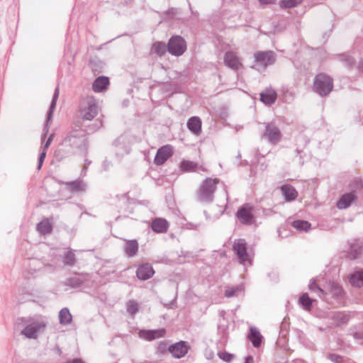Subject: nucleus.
Listing matches in <instances>:
<instances>
[{
	"instance_id": "obj_1",
	"label": "nucleus",
	"mask_w": 363,
	"mask_h": 363,
	"mask_svg": "<svg viewBox=\"0 0 363 363\" xmlns=\"http://www.w3.org/2000/svg\"><path fill=\"white\" fill-rule=\"evenodd\" d=\"M99 106L96 99L93 96L83 97L79 104V117L83 121H91L99 113Z\"/></svg>"
},
{
	"instance_id": "obj_2",
	"label": "nucleus",
	"mask_w": 363,
	"mask_h": 363,
	"mask_svg": "<svg viewBox=\"0 0 363 363\" xmlns=\"http://www.w3.org/2000/svg\"><path fill=\"white\" fill-rule=\"evenodd\" d=\"M218 182V179L211 178H206L203 181L197 192L198 200L203 203L212 202L216 190V185Z\"/></svg>"
},
{
	"instance_id": "obj_3",
	"label": "nucleus",
	"mask_w": 363,
	"mask_h": 363,
	"mask_svg": "<svg viewBox=\"0 0 363 363\" xmlns=\"http://www.w3.org/2000/svg\"><path fill=\"white\" fill-rule=\"evenodd\" d=\"M255 62L252 67L259 72L265 70L267 66L272 65L276 60L275 54L272 51H259L254 55Z\"/></svg>"
},
{
	"instance_id": "obj_4",
	"label": "nucleus",
	"mask_w": 363,
	"mask_h": 363,
	"mask_svg": "<svg viewBox=\"0 0 363 363\" xmlns=\"http://www.w3.org/2000/svg\"><path fill=\"white\" fill-rule=\"evenodd\" d=\"M333 79L324 74H319L316 75L314 79V89L320 96H326L330 94L333 89Z\"/></svg>"
},
{
	"instance_id": "obj_5",
	"label": "nucleus",
	"mask_w": 363,
	"mask_h": 363,
	"mask_svg": "<svg viewBox=\"0 0 363 363\" xmlns=\"http://www.w3.org/2000/svg\"><path fill=\"white\" fill-rule=\"evenodd\" d=\"M281 137V132L274 122L265 123L264 130L262 134L264 139L272 145H276L280 142Z\"/></svg>"
},
{
	"instance_id": "obj_6",
	"label": "nucleus",
	"mask_w": 363,
	"mask_h": 363,
	"mask_svg": "<svg viewBox=\"0 0 363 363\" xmlns=\"http://www.w3.org/2000/svg\"><path fill=\"white\" fill-rule=\"evenodd\" d=\"M168 51L174 56H180L186 50V43L183 38L179 35L172 36L167 44Z\"/></svg>"
},
{
	"instance_id": "obj_7",
	"label": "nucleus",
	"mask_w": 363,
	"mask_h": 363,
	"mask_svg": "<svg viewBox=\"0 0 363 363\" xmlns=\"http://www.w3.org/2000/svg\"><path fill=\"white\" fill-rule=\"evenodd\" d=\"M233 250L236 252L240 262L243 265L251 264V259L247 252V243L245 240L239 239L233 244Z\"/></svg>"
},
{
	"instance_id": "obj_8",
	"label": "nucleus",
	"mask_w": 363,
	"mask_h": 363,
	"mask_svg": "<svg viewBox=\"0 0 363 363\" xmlns=\"http://www.w3.org/2000/svg\"><path fill=\"white\" fill-rule=\"evenodd\" d=\"M253 207L249 204L245 203L242 206L236 213L238 219L242 224H250L253 220L252 215Z\"/></svg>"
},
{
	"instance_id": "obj_9",
	"label": "nucleus",
	"mask_w": 363,
	"mask_h": 363,
	"mask_svg": "<svg viewBox=\"0 0 363 363\" xmlns=\"http://www.w3.org/2000/svg\"><path fill=\"white\" fill-rule=\"evenodd\" d=\"M45 324L43 323L35 322L27 325L22 331L21 334L30 339H35L40 331L44 330Z\"/></svg>"
},
{
	"instance_id": "obj_10",
	"label": "nucleus",
	"mask_w": 363,
	"mask_h": 363,
	"mask_svg": "<svg viewBox=\"0 0 363 363\" xmlns=\"http://www.w3.org/2000/svg\"><path fill=\"white\" fill-rule=\"evenodd\" d=\"M172 147L171 145H166L161 147L157 151L154 160L155 164L157 165L163 164L172 155Z\"/></svg>"
},
{
	"instance_id": "obj_11",
	"label": "nucleus",
	"mask_w": 363,
	"mask_h": 363,
	"mask_svg": "<svg viewBox=\"0 0 363 363\" xmlns=\"http://www.w3.org/2000/svg\"><path fill=\"white\" fill-rule=\"evenodd\" d=\"M166 333V330L164 328L157 330H141L139 332V337L141 339L152 341L153 340L162 337Z\"/></svg>"
},
{
	"instance_id": "obj_12",
	"label": "nucleus",
	"mask_w": 363,
	"mask_h": 363,
	"mask_svg": "<svg viewBox=\"0 0 363 363\" xmlns=\"http://www.w3.org/2000/svg\"><path fill=\"white\" fill-rule=\"evenodd\" d=\"M168 351L174 358H182L188 352V347L184 341H180L170 345Z\"/></svg>"
},
{
	"instance_id": "obj_13",
	"label": "nucleus",
	"mask_w": 363,
	"mask_h": 363,
	"mask_svg": "<svg viewBox=\"0 0 363 363\" xmlns=\"http://www.w3.org/2000/svg\"><path fill=\"white\" fill-rule=\"evenodd\" d=\"M224 63L233 70H237L242 66L240 59L235 52L231 51L227 52L225 54Z\"/></svg>"
},
{
	"instance_id": "obj_14",
	"label": "nucleus",
	"mask_w": 363,
	"mask_h": 363,
	"mask_svg": "<svg viewBox=\"0 0 363 363\" xmlns=\"http://www.w3.org/2000/svg\"><path fill=\"white\" fill-rule=\"evenodd\" d=\"M155 274V271L151 264L148 263L143 264L137 269L136 275L140 280H147L150 279Z\"/></svg>"
},
{
	"instance_id": "obj_15",
	"label": "nucleus",
	"mask_w": 363,
	"mask_h": 363,
	"mask_svg": "<svg viewBox=\"0 0 363 363\" xmlns=\"http://www.w3.org/2000/svg\"><path fill=\"white\" fill-rule=\"evenodd\" d=\"M152 230L157 233H166L169 228V223L164 218H155L151 225Z\"/></svg>"
},
{
	"instance_id": "obj_16",
	"label": "nucleus",
	"mask_w": 363,
	"mask_h": 363,
	"mask_svg": "<svg viewBox=\"0 0 363 363\" xmlns=\"http://www.w3.org/2000/svg\"><path fill=\"white\" fill-rule=\"evenodd\" d=\"M277 96L276 91L272 88H268L260 94V100L264 104L270 106L275 102Z\"/></svg>"
},
{
	"instance_id": "obj_17",
	"label": "nucleus",
	"mask_w": 363,
	"mask_h": 363,
	"mask_svg": "<svg viewBox=\"0 0 363 363\" xmlns=\"http://www.w3.org/2000/svg\"><path fill=\"white\" fill-rule=\"evenodd\" d=\"M357 199L354 193H347L343 194L337 203V206L340 209H345L348 208L352 202Z\"/></svg>"
},
{
	"instance_id": "obj_18",
	"label": "nucleus",
	"mask_w": 363,
	"mask_h": 363,
	"mask_svg": "<svg viewBox=\"0 0 363 363\" xmlns=\"http://www.w3.org/2000/svg\"><path fill=\"white\" fill-rule=\"evenodd\" d=\"M58 96H59V88L57 87L55 89V92H54V94H53V96H52V101H51V104H50V109H49V111L48 112L47 123H48L49 121L52 119V113H53V111H54V110L55 108L56 103H57ZM48 130H49V128L48 127V124H46V126L45 128V133L42 136V140H43L44 138H45L46 134L48 132Z\"/></svg>"
},
{
	"instance_id": "obj_19",
	"label": "nucleus",
	"mask_w": 363,
	"mask_h": 363,
	"mask_svg": "<svg viewBox=\"0 0 363 363\" xmlns=\"http://www.w3.org/2000/svg\"><path fill=\"white\" fill-rule=\"evenodd\" d=\"M189 130L194 134L199 135L201 132V121L197 116L191 117L186 123Z\"/></svg>"
},
{
	"instance_id": "obj_20",
	"label": "nucleus",
	"mask_w": 363,
	"mask_h": 363,
	"mask_svg": "<svg viewBox=\"0 0 363 363\" xmlns=\"http://www.w3.org/2000/svg\"><path fill=\"white\" fill-rule=\"evenodd\" d=\"M180 168L183 172H196L197 169L206 172V169L202 165H199L197 163L189 160H184L180 164Z\"/></svg>"
},
{
	"instance_id": "obj_21",
	"label": "nucleus",
	"mask_w": 363,
	"mask_h": 363,
	"mask_svg": "<svg viewBox=\"0 0 363 363\" xmlns=\"http://www.w3.org/2000/svg\"><path fill=\"white\" fill-rule=\"evenodd\" d=\"M329 315L337 325L345 324L350 319L347 313L341 311H333Z\"/></svg>"
},
{
	"instance_id": "obj_22",
	"label": "nucleus",
	"mask_w": 363,
	"mask_h": 363,
	"mask_svg": "<svg viewBox=\"0 0 363 363\" xmlns=\"http://www.w3.org/2000/svg\"><path fill=\"white\" fill-rule=\"evenodd\" d=\"M363 250V245L361 241L355 240L350 244V250L348 253V257L351 259H357Z\"/></svg>"
},
{
	"instance_id": "obj_23",
	"label": "nucleus",
	"mask_w": 363,
	"mask_h": 363,
	"mask_svg": "<svg viewBox=\"0 0 363 363\" xmlns=\"http://www.w3.org/2000/svg\"><path fill=\"white\" fill-rule=\"evenodd\" d=\"M281 191L282 195L284 196L285 200L288 201L294 200L298 194L296 190L289 184L283 185L281 187Z\"/></svg>"
},
{
	"instance_id": "obj_24",
	"label": "nucleus",
	"mask_w": 363,
	"mask_h": 363,
	"mask_svg": "<svg viewBox=\"0 0 363 363\" xmlns=\"http://www.w3.org/2000/svg\"><path fill=\"white\" fill-rule=\"evenodd\" d=\"M248 338L252 342L254 347H259L260 346L262 336L256 328H250Z\"/></svg>"
},
{
	"instance_id": "obj_25",
	"label": "nucleus",
	"mask_w": 363,
	"mask_h": 363,
	"mask_svg": "<svg viewBox=\"0 0 363 363\" xmlns=\"http://www.w3.org/2000/svg\"><path fill=\"white\" fill-rule=\"evenodd\" d=\"M108 79L106 77H99L94 82L92 89L95 92H100L106 89Z\"/></svg>"
},
{
	"instance_id": "obj_26",
	"label": "nucleus",
	"mask_w": 363,
	"mask_h": 363,
	"mask_svg": "<svg viewBox=\"0 0 363 363\" xmlns=\"http://www.w3.org/2000/svg\"><path fill=\"white\" fill-rule=\"evenodd\" d=\"M124 250L128 257L135 256L138 251V242L135 240L127 241L125 245Z\"/></svg>"
},
{
	"instance_id": "obj_27",
	"label": "nucleus",
	"mask_w": 363,
	"mask_h": 363,
	"mask_svg": "<svg viewBox=\"0 0 363 363\" xmlns=\"http://www.w3.org/2000/svg\"><path fill=\"white\" fill-rule=\"evenodd\" d=\"M350 283L357 287L363 286V269L357 270L350 277Z\"/></svg>"
},
{
	"instance_id": "obj_28",
	"label": "nucleus",
	"mask_w": 363,
	"mask_h": 363,
	"mask_svg": "<svg viewBox=\"0 0 363 363\" xmlns=\"http://www.w3.org/2000/svg\"><path fill=\"white\" fill-rule=\"evenodd\" d=\"M168 50L167 45L162 42L155 43L151 48V52L158 56H162Z\"/></svg>"
},
{
	"instance_id": "obj_29",
	"label": "nucleus",
	"mask_w": 363,
	"mask_h": 363,
	"mask_svg": "<svg viewBox=\"0 0 363 363\" xmlns=\"http://www.w3.org/2000/svg\"><path fill=\"white\" fill-rule=\"evenodd\" d=\"M60 323L62 325H68L72 320V316L67 308H63L59 313Z\"/></svg>"
},
{
	"instance_id": "obj_30",
	"label": "nucleus",
	"mask_w": 363,
	"mask_h": 363,
	"mask_svg": "<svg viewBox=\"0 0 363 363\" xmlns=\"http://www.w3.org/2000/svg\"><path fill=\"white\" fill-rule=\"evenodd\" d=\"M52 224L48 219H45L37 225V230L42 235L49 234L52 232Z\"/></svg>"
},
{
	"instance_id": "obj_31",
	"label": "nucleus",
	"mask_w": 363,
	"mask_h": 363,
	"mask_svg": "<svg viewBox=\"0 0 363 363\" xmlns=\"http://www.w3.org/2000/svg\"><path fill=\"white\" fill-rule=\"evenodd\" d=\"M244 288L242 285H238L234 287H228L226 289L225 296L228 298L233 296H238L242 294Z\"/></svg>"
},
{
	"instance_id": "obj_32",
	"label": "nucleus",
	"mask_w": 363,
	"mask_h": 363,
	"mask_svg": "<svg viewBox=\"0 0 363 363\" xmlns=\"http://www.w3.org/2000/svg\"><path fill=\"white\" fill-rule=\"evenodd\" d=\"M292 226L299 231H308L311 228V223L306 220H297L292 223Z\"/></svg>"
},
{
	"instance_id": "obj_33",
	"label": "nucleus",
	"mask_w": 363,
	"mask_h": 363,
	"mask_svg": "<svg viewBox=\"0 0 363 363\" xmlns=\"http://www.w3.org/2000/svg\"><path fill=\"white\" fill-rule=\"evenodd\" d=\"M62 261L65 265L73 266L76 261L74 252L71 250L65 252Z\"/></svg>"
},
{
	"instance_id": "obj_34",
	"label": "nucleus",
	"mask_w": 363,
	"mask_h": 363,
	"mask_svg": "<svg viewBox=\"0 0 363 363\" xmlns=\"http://www.w3.org/2000/svg\"><path fill=\"white\" fill-rule=\"evenodd\" d=\"M313 300L308 296V294H303L299 298V303L303 306L305 310L311 308Z\"/></svg>"
},
{
	"instance_id": "obj_35",
	"label": "nucleus",
	"mask_w": 363,
	"mask_h": 363,
	"mask_svg": "<svg viewBox=\"0 0 363 363\" xmlns=\"http://www.w3.org/2000/svg\"><path fill=\"white\" fill-rule=\"evenodd\" d=\"M126 307L127 311L133 316L138 311V304L133 300L129 301L126 304Z\"/></svg>"
},
{
	"instance_id": "obj_36",
	"label": "nucleus",
	"mask_w": 363,
	"mask_h": 363,
	"mask_svg": "<svg viewBox=\"0 0 363 363\" xmlns=\"http://www.w3.org/2000/svg\"><path fill=\"white\" fill-rule=\"evenodd\" d=\"M301 1L302 0H281L280 6L284 8H292L301 3Z\"/></svg>"
},
{
	"instance_id": "obj_37",
	"label": "nucleus",
	"mask_w": 363,
	"mask_h": 363,
	"mask_svg": "<svg viewBox=\"0 0 363 363\" xmlns=\"http://www.w3.org/2000/svg\"><path fill=\"white\" fill-rule=\"evenodd\" d=\"M82 284V281L78 277H72L67 279L65 284L73 288H77Z\"/></svg>"
},
{
	"instance_id": "obj_38",
	"label": "nucleus",
	"mask_w": 363,
	"mask_h": 363,
	"mask_svg": "<svg viewBox=\"0 0 363 363\" xmlns=\"http://www.w3.org/2000/svg\"><path fill=\"white\" fill-rule=\"evenodd\" d=\"M309 289L311 291L316 293L320 298L323 297L325 294L324 291L320 289L314 281L310 283Z\"/></svg>"
},
{
	"instance_id": "obj_39",
	"label": "nucleus",
	"mask_w": 363,
	"mask_h": 363,
	"mask_svg": "<svg viewBox=\"0 0 363 363\" xmlns=\"http://www.w3.org/2000/svg\"><path fill=\"white\" fill-rule=\"evenodd\" d=\"M70 188L74 191H82L84 189V185L83 183L79 181H74L68 184Z\"/></svg>"
},
{
	"instance_id": "obj_40",
	"label": "nucleus",
	"mask_w": 363,
	"mask_h": 363,
	"mask_svg": "<svg viewBox=\"0 0 363 363\" xmlns=\"http://www.w3.org/2000/svg\"><path fill=\"white\" fill-rule=\"evenodd\" d=\"M341 61L344 62L346 65L350 67L354 64V60L350 55L342 54L340 55Z\"/></svg>"
},
{
	"instance_id": "obj_41",
	"label": "nucleus",
	"mask_w": 363,
	"mask_h": 363,
	"mask_svg": "<svg viewBox=\"0 0 363 363\" xmlns=\"http://www.w3.org/2000/svg\"><path fill=\"white\" fill-rule=\"evenodd\" d=\"M218 354L221 359L226 362H231L233 358V356L231 354L226 352H219Z\"/></svg>"
},
{
	"instance_id": "obj_42",
	"label": "nucleus",
	"mask_w": 363,
	"mask_h": 363,
	"mask_svg": "<svg viewBox=\"0 0 363 363\" xmlns=\"http://www.w3.org/2000/svg\"><path fill=\"white\" fill-rule=\"evenodd\" d=\"M42 152H40L38 158V169H40L43 163V161L46 156V150L47 149L41 148Z\"/></svg>"
},
{
	"instance_id": "obj_43",
	"label": "nucleus",
	"mask_w": 363,
	"mask_h": 363,
	"mask_svg": "<svg viewBox=\"0 0 363 363\" xmlns=\"http://www.w3.org/2000/svg\"><path fill=\"white\" fill-rule=\"evenodd\" d=\"M169 346H168V342L166 341H162L158 344L157 350L160 352L164 353L167 350H168Z\"/></svg>"
},
{
	"instance_id": "obj_44",
	"label": "nucleus",
	"mask_w": 363,
	"mask_h": 363,
	"mask_svg": "<svg viewBox=\"0 0 363 363\" xmlns=\"http://www.w3.org/2000/svg\"><path fill=\"white\" fill-rule=\"evenodd\" d=\"M329 359H330V360H331L332 362H333L335 363H343L342 358L337 354H330Z\"/></svg>"
},
{
	"instance_id": "obj_45",
	"label": "nucleus",
	"mask_w": 363,
	"mask_h": 363,
	"mask_svg": "<svg viewBox=\"0 0 363 363\" xmlns=\"http://www.w3.org/2000/svg\"><path fill=\"white\" fill-rule=\"evenodd\" d=\"M333 289H334L333 294L335 296H336L337 297L342 296V288L340 286H338L337 284L334 285Z\"/></svg>"
},
{
	"instance_id": "obj_46",
	"label": "nucleus",
	"mask_w": 363,
	"mask_h": 363,
	"mask_svg": "<svg viewBox=\"0 0 363 363\" xmlns=\"http://www.w3.org/2000/svg\"><path fill=\"white\" fill-rule=\"evenodd\" d=\"M53 137H54V134L53 133L50 134L49 138H48L47 141L45 143H43L41 148L48 149L53 139Z\"/></svg>"
},
{
	"instance_id": "obj_47",
	"label": "nucleus",
	"mask_w": 363,
	"mask_h": 363,
	"mask_svg": "<svg viewBox=\"0 0 363 363\" xmlns=\"http://www.w3.org/2000/svg\"><path fill=\"white\" fill-rule=\"evenodd\" d=\"M277 0H259L260 4L264 6L268 4H275Z\"/></svg>"
},
{
	"instance_id": "obj_48",
	"label": "nucleus",
	"mask_w": 363,
	"mask_h": 363,
	"mask_svg": "<svg viewBox=\"0 0 363 363\" xmlns=\"http://www.w3.org/2000/svg\"><path fill=\"white\" fill-rule=\"evenodd\" d=\"M237 0H223V5L224 6H228V5H235Z\"/></svg>"
},
{
	"instance_id": "obj_49",
	"label": "nucleus",
	"mask_w": 363,
	"mask_h": 363,
	"mask_svg": "<svg viewBox=\"0 0 363 363\" xmlns=\"http://www.w3.org/2000/svg\"><path fill=\"white\" fill-rule=\"evenodd\" d=\"M102 125V122L101 121L96 120L94 123V128L92 129L93 131L99 129Z\"/></svg>"
},
{
	"instance_id": "obj_50",
	"label": "nucleus",
	"mask_w": 363,
	"mask_h": 363,
	"mask_svg": "<svg viewBox=\"0 0 363 363\" xmlns=\"http://www.w3.org/2000/svg\"><path fill=\"white\" fill-rule=\"evenodd\" d=\"M245 363H254V359L252 356H247L245 358Z\"/></svg>"
},
{
	"instance_id": "obj_51",
	"label": "nucleus",
	"mask_w": 363,
	"mask_h": 363,
	"mask_svg": "<svg viewBox=\"0 0 363 363\" xmlns=\"http://www.w3.org/2000/svg\"><path fill=\"white\" fill-rule=\"evenodd\" d=\"M90 163V162H86V164H85V167L86 168L87 167V165Z\"/></svg>"
},
{
	"instance_id": "obj_52",
	"label": "nucleus",
	"mask_w": 363,
	"mask_h": 363,
	"mask_svg": "<svg viewBox=\"0 0 363 363\" xmlns=\"http://www.w3.org/2000/svg\"><path fill=\"white\" fill-rule=\"evenodd\" d=\"M226 196L228 197V191L225 190Z\"/></svg>"
}]
</instances>
